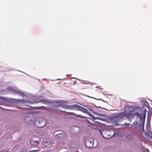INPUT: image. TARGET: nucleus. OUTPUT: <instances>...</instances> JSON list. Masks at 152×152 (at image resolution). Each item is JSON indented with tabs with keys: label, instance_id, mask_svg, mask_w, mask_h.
<instances>
[{
	"label": "nucleus",
	"instance_id": "20e7f679",
	"mask_svg": "<svg viewBox=\"0 0 152 152\" xmlns=\"http://www.w3.org/2000/svg\"><path fill=\"white\" fill-rule=\"evenodd\" d=\"M94 141L92 138H87L85 141V144L87 147L91 148L93 147Z\"/></svg>",
	"mask_w": 152,
	"mask_h": 152
},
{
	"label": "nucleus",
	"instance_id": "9b49d317",
	"mask_svg": "<svg viewBox=\"0 0 152 152\" xmlns=\"http://www.w3.org/2000/svg\"><path fill=\"white\" fill-rule=\"evenodd\" d=\"M87 114L88 115L91 117L92 118H94V116L93 115H92L90 113L88 112V111L87 113Z\"/></svg>",
	"mask_w": 152,
	"mask_h": 152
},
{
	"label": "nucleus",
	"instance_id": "aec40b11",
	"mask_svg": "<svg viewBox=\"0 0 152 152\" xmlns=\"http://www.w3.org/2000/svg\"><path fill=\"white\" fill-rule=\"evenodd\" d=\"M136 123H138V121Z\"/></svg>",
	"mask_w": 152,
	"mask_h": 152
},
{
	"label": "nucleus",
	"instance_id": "f3484780",
	"mask_svg": "<svg viewBox=\"0 0 152 152\" xmlns=\"http://www.w3.org/2000/svg\"><path fill=\"white\" fill-rule=\"evenodd\" d=\"M42 102H45V101L43 100H42ZM44 103V102H43Z\"/></svg>",
	"mask_w": 152,
	"mask_h": 152
},
{
	"label": "nucleus",
	"instance_id": "7ed1b4c3",
	"mask_svg": "<svg viewBox=\"0 0 152 152\" xmlns=\"http://www.w3.org/2000/svg\"><path fill=\"white\" fill-rule=\"evenodd\" d=\"M72 110H80L84 113H87L88 110L86 109L83 107L79 105L76 104H74Z\"/></svg>",
	"mask_w": 152,
	"mask_h": 152
},
{
	"label": "nucleus",
	"instance_id": "423d86ee",
	"mask_svg": "<svg viewBox=\"0 0 152 152\" xmlns=\"http://www.w3.org/2000/svg\"><path fill=\"white\" fill-rule=\"evenodd\" d=\"M43 145L45 147H50L52 146V144L51 143H49L47 141H43L42 142Z\"/></svg>",
	"mask_w": 152,
	"mask_h": 152
},
{
	"label": "nucleus",
	"instance_id": "4468645a",
	"mask_svg": "<svg viewBox=\"0 0 152 152\" xmlns=\"http://www.w3.org/2000/svg\"><path fill=\"white\" fill-rule=\"evenodd\" d=\"M38 151V150H31L30 151V152H32L33 151Z\"/></svg>",
	"mask_w": 152,
	"mask_h": 152
},
{
	"label": "nucleus",
	"instance_id": "6e6552de",
	"mask_svg": "<svg viewBox=\"0 0 152 152\" xmlns=\"http://www.w3.org/2000/svg\"><path fill=\"white\" fill-rule=\"evenodd\" d=\"M39 143V141H35L33 140H31L30 142V143L31 145H36Z\"/></svg>",
	"mask_w": 152,
	"mask_h": 152
},
{
	"label": "nucleus",
	"instance_id": "f257e3e1",
	"mask_svg": "<svg viewBox=\"0 0 152 152\" xmlns=\"http://www.w3.org/2000/svg\"><path fill=\"white\" fill-rule=\"evenodd\" d=\"M148 106L149 107L148 104L145 102L143 104V108H137L133 110L132 111L130 112L129 113H126V112L124 111L122 113H119L117 115V116L120 118H122L132 115H136L137 117L140 118V122H141L142 126L144 128L146 113L147 111L146 108H148Z\"/></svg>",
	"mask_w": 152,
	"mask_h": 152
},
{
	"label": "nucleus",
	"instance_id": "f8f14e48",
	"mask_svg": "<svg viewBox=\"0 0 152 152\" xmlns=\"http://www.w3.org/2000/svg\"><path fill=\"white\" fill-rule=\"evenodd\" d=\"M0 152H8L7 150H2L0 151Z\"/></svg>",
	"mask_w": 152,
	"mask_h": 152
},
{
	"label": "nucleus",
	"instance_id": "f03ea898",
	"mask_svg": "<svg viewBox=\"0 0 152 152\" xmlns=\"http://www.w3.org/2000/svg\"><path fill=\"white\" fill-rule=\"evenodd\" d=\"M59 105H57L58 106H61L63 108H65L67 109L72 110L73 109L74 104L66 105L65 103L63 102H59ZM55 106H57V105H55Z\"/></svg>",
	"mask_w": 152,
	"mask_h": 152
},
{
	"label": "nucleus",
	"instance_id": "1a4fd4ad",
	"mask_svg": "<svg viewBox=\"0 0 152 152\" xmlns=\"http://www.w3.org/2000/svg\"><path fill=\"white\" fill-rule=\"evenodd\" d=\"M126 138L129 141H132L133 139V138L132 137V136L130 135H128L126 137Z\"/></svg>",
	"mask_w": 152,
	"mask_h": 152
},
{
	"label": "nucleus",
	"instance_id": "9d476101",
	"mask_svg": "<svg viewBox=\"0 0 152 152\" xmlns=\"http://www.w3.org/2000/svg\"><path fill=\"white\" fill-rule=\"evenodd\" d=\"M15 94H19L21 96H23L24 95V94L23 93L20 92L18 91H15Z\"/></svg>",
	"mask_w": 152,
	"mask_h": 152
},
{
	"label": "nucleus",
	"instance_id": "2eb2a0df",
	"mask_svg": "<svg viewBox=\"0 0 152 152\" xmlns=\"http://www.w3.org/2000/svg\"><path fill=\"white\" fill-rule=\"evenodd\" d=\"M101 134H102V137H104V138H108L107 137H104V136H103V135H102V133H101Z\"/></svg>",
	"mask_w": 152,
	"mask_h": 152
},
{
	"label": "nucleus",
	"instance_id": "0eeeda50",
	"mask_svg": "<svg viewBox=\"0 0 152 152\" xmlns=\"http://www.w3.org/2000/svg\"><path fill=\"white\" fill-rule=\"evenodd\" d=\"M67 113H69V115H74L78 117H79L83 118H85V116H83L80 115H76L75 114H74V113L72 112H68Z\"/></svg>",
	"mask_w": 152,
	"mask_h": 152
},
{
	"label": "nucleus",
	"instance_id": "6ab92c4d",
	"mask_svg": "<svg viewBox=\"0 0 152 152\" xmlns=\"http://www.w3.org/2000/svg\"><path fill=\"white\" fill-rule=\"evenodd\" d=\"M76 152H79V151H77Z\"/></svg>",
	"mask_w": 152,
	"mask_h": 152
},
{
	"label": "nucleus",
	"instance_id": "39448f33",
	"mask_svg": "<svg viewBox=\"0 0 152 152\" xmlns=\"http://www.w3.org/2000/svg\"><path fill=\"white\" fill-rule=\"evenodd\" d=\"M45 124L46 121L45 120L41 119L37 121L35 123L34 125L38 127L41 128L45 126Z\"/></svg>",
	"mask_w": 152,
	"mask_h": 152
},
{
	"label": "nucleus",
	"instance_id": "dca6fc26",
	"mask_svg": "<svg viewBox=\"0 0 152 152\" xmlns=\"http://www.w3.org/2000/svg\"><path fill=\"white\" fill-rule=\"evenodd\" d=\"M60 111H61L63 112H65V111H62L61 110H60Z\"/></svg>",
	"mask_w": 152,
	"mask_h": 152
},
{
	"label": "nucleus",
	"instance_id": "a211bd4d",
	"mask_svg": "<svg viewBox=\"0 0 152 152\" xmlns=\"http://www.w3.org/2000/svg\"><path fill=\"white\" fill-rule=\"evenodd\" d=\"M151 139L152 140V136H151Z\"/></svg>",
	"mask_w": 152,
	"mask_h": 152
},
{
	"label": "nucleus",
	"instance_id": "ddd939ff",
	"mask_svg": "<svg viewBox=\"0 0 152 152\" xmlns=\"http://www.w3.org/2000/svg\"><path fill=\"white\" fill-rule=\"evenodd\" d=\"M26 118L27 120H31V119H30V117L29 116H27V117H26Z\"/></svg>",
	"mask_w": 152,
	"mask_h": 152
}]
</instances>
